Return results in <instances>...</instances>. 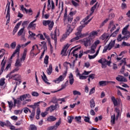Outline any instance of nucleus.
Returning a JSON list of instances; mask_svg holds the SVG:
<instances>
[{
	"label": "nucleus",
	"mask_w": 130,
	"mask_h": 130,
	"mask_svg": "<svg viewBox=\"0 0 130 130\" xmlns=\"http://www.w3.org/2000/svg\"><path fill=\"white\" fill-rule=\"evenodd\" d=\"M81 42L83 44L85 47H88V46H90L93 42V38H92L91 35H89L88 37L81 40Z\"/></svg>",
	"instance_id": "1"
},
{
	"label": "nucleus",
	"mask_w": 130,
	"mask_h": 130,
	"mask_svg": "<svg viewBox=\"0 0 130 130\" xmlns=\"http://www.w3.org/2000/svg\"><path fill=\"white\" fill-rule=\"evenodd\" d=\"M43 25L45 26L48 25V29L49 30V31H51V30H52V28H53L54 22H53V21L51 20H43Z\"/></svg>",
	"instance_id": "2"
},
{
	"label": "nucleus",
	"mask_w": 130,
	"mask_h": 130,
	"mask_svg": "<svg viewBox=\"0 0 130 130\" xmlns=\"http://www.w3.org/2000/svg\"><path fill=\"white\" fill-rule=\"evenodd\" d=\"M98 62L99 63H101L102 68H105L106 67V64L107 66H110V63H111V61L107 60L106 59L102 58L100 60H98Z\"/></svg>",
	"instance_id": "3"
},
{
	"label": "nucleus",
	"mask_w": 130,
	"mask_h": 130,
	"mask_svg": "<svg viewBox=\"0 0 130 130\" xmlns=\"http://www.w3.org/2000/svg\"><path fill=\"white\" fill-rule=\"evenodd\" d=\"M58 107H59L58 104H55V105H52L46 109V111H50L51 113L53 112V111L56 110V109L58 108Z\"/></svg>",
	"instance_id": "4"
},
{
	"label": "nucleus",
	"mask_w": 130,
	"mask_h": 130,
	"mask_svg": "<svg viewBox=\"0 0 130 130\" xmlns=\"http://www.w3.org/2000/svg\"><path fill=\"white\" fill-rule=\"evenodd\" d=\"M21 49V45H17L15 50L13 52V54L11 56L10 58L12 59L13 57H15V55H16V53L19 55L20 53V49Z\"/></svg>",
	"instance_id": "5"
},
{
	"label": "nucleus",
	"mask_w": 130,
	"mask_h": 130,
	"mask_svg": "<svg viewBox=\"0 0 130 130\" xmlns=\"http://www.w3.org/2000/svg\"><path fill=\"white\" fill-rule=\"evenodd\" d=\"M110 29V32L112 33V32H113L115 29H116V26H115V25H114V22L113 20L111 21L110 22V24L108 26V29Z\"/></svg>",
	"instance_id": "6"
},
{
	"label": "nucleus",
	"mask_w": 130,
	"mask_h": 130,
	"mask_svg": "<svg viewBox=\"0 0 130 130\" xmlns=\"http://www.w3.org/2000/svg\"><path fill=\"white\" fill-rule=\"evenodd\" d=\"M84 27H85V24L80 25L77 28L78 32H77L75 34V35H76V36H78V37H79V39L81 37V34H82V33H81V32H82V30L83 29V28H84Z\"/></svg>",
	"instance_id": "7"
},
{
	"label": "nucleus",
	"mask_w": 130,
	"mask_h": 130,
	"mask_svg": "<svg viewBox=\"0 0 130 130\" xmlns=\"http://www.w3.org/2000/svg\"><path fill=\"white\" fill-rule=\"evenodd\" d=\"M51 38L54 40L55 45L57 43V36L56 35V29L54 30V34H51Z\"/></svg>",
	"instance_id": "8"
},
{
	"label": "nucleus",
	"mask_w": 130,
	"mask_h": 130,
	"mask_svg": "<svg viewBox=\"0 0 130 130\" xmlns=\"http://www.w3.org/2000/svg\"><path fill=\"white\" fill-rule=\"evenodd\" d=\"M27 52H28V50H27V49H24L23 53L20 59L21 61H25L26 59V56H27Z\"/></svg>",
	"instance_id": "9"
},
{
	"label": "nucleus",
	"mask_w": 130,
	"mask_h": 130,
	"mask_svg": "<svg viewBox=\"0 0 130 130\" xmlns=\"http://www.w3.org/2000/svg\"><path fill=\"white\" fill-rule=\"evenodd\" d=\"M116 80L118 82H127V79H126L125 77L122 76H119V77H116Z\"/></svg>",
	"instance_id": "10"
},
{
	"label": "nucleus",
	"mask_w": 130,
	"mask_h": 130,
	"mask_svg": "<svg viewBox=\"0 0 130 130\" xmlns=\"http://www.w3.org/2000/svg\"><path fill=\"white\" fill-rule=\"evenodd\" d=\"M64 80V78L62 75H60L58 78L56 79L53 81L56 84H59L60 82H62Z\"/></svg>",
	"instance_id": "11"
},
{
	"label": "nucleus",
	"mask_w": 130,
	"mask_h": 130,
	"mask_svg": "<svg viewBox=\"0 0 130 130\" xmlns=\"http://www.w3.org/2000/svg\"><path fill=\"white\" fill-rule=\"evenodd\" d=\"M69 47H70V45L69 44H67L66 45H65L61 51V54L64 55Z\"/></svg>",
	"instance_id": "12"
},
{
	"label": "nucleus",
	"mask_w": 130,
	"mask_h": 130,
	"mask_svg": "<svg viewBox=\"0 0 130 130\" xmlns=\"http://www.w3.org/2000/svg\"><path fill=\"white\" fill-rule=\"evenodd\" d=\"M39 104H40V102L35 103L34 105H27V107H30V108H32V110H36V107L39 106Z\"/></svg>",
	"instance_id": "13"
},
{
	"label": "nucleus",
	"mask_w": 130,
	"mask_h": 130,
	"mask_svg": "<svg viewBox=\"0 0 130 130\" xmlns=\"http://www.w3.org/2000/svg\"><path fill=\"white\" fill-rule=\"evenodd\" d=\"M69 78V83L70 85H73V84H74V82H75V79H74V75H73V73L70 74Z\"/></svg>",
	"instance_id": "14"
},
{
	"label": "nucleus",
	"mask_w": 130,
	"mask_h": 130,
	"mask_svg": "<svg viewBox=\"0 0 130 130\" xmlns=\"http://www.w3.org/2000/svg\"><path fill=\"white\" fill-rule=\"evenodd\" d=\"M32 29V30H35L36 29V24L30 22L27 27V29Z\"/></svg>",
	"instance_id": "15"
},
{
	"label": "nucleus",
	"mask_w": 130,
	"mask_h": 130,
	"mask_svg": "<svg viewBox=\"0 0 130 130\" xmlns=\"http://www.w3.org/2000/svg\"><path fill=\"white\" fill-rule=\"evenodd\" d=\"M27 97L28 98H30V97H31V95H30V94H23L22 95L20 96L19 99L21 101H24V99H26V98H27Z\"/></svg>",
	"instance_id": "16"
},
{
	"label": "nucleus",
	"mask_w": 130,
	"mask_h": 130,
	"mask_svg": "<svg viewBox=\"0 0 130 130\" xmlns=\"http://www.w3.org/2000/svg\"><path fill=\"white\" fill-rule=\"evenodd\" d=\"M111 99L114 104V106H117L118 105V102L115 99V97L112 96H111Z\"/></svg>",
	"instance_id": "17"
},
{
	"label": "nucleus",
	"mask_w": 130,
	"mask_h": 130,
	"mask_svg": "<svg viewBox=\"0 0 130 130\" xmlns=\"http://www.w3.org/2000/svg\"><path fill=\"white\" fill-rule=\"evenodd\" d=\"M43 76H42V77L44 82H45V83H46V84H47V85H50V83L47 82L48 80H47V77H46V75H45L44 72H43Z\"/></svg>",
	"instance_id": "18"
},
{
	"label": "nucleus",
	"mask_w": 130,
	"mask_h": 130,
	"mask_svg": "<svg viewBox=\"0 0 130 130\" xmlns=\"http://www.w3.org/2000/svg\"><path fill=\"white\" fill-rule=\"evenodd\" d=\"M47 73L48 75H50L52 74V64H50L49 66V68L47 70Z\"/></svg>",
	"instance_id": "19"
},
{
	"label": "nucleus",
	"mask_w": 130,
	"mask_h": 130,
	"mask_svg": "<svg viewBox=\"0 0 130 130\" xmlns=\"http://www.w3.org/2000/svg\"><path fill=\"white\" fill-rule=\"evenodd\" d=\"M47 121H50V122H51L52 121H55L56 120V117L53 116H50L47 119Z\"/></svg>",
	"instance_id": "20"
},
{
	"label": "nucleus",
	"mask_w": 130,
	"mask_h": 130,
	"mask_svg": "<svg viewBox=\"0 0 130 130\" xmlns=\"http://www.w3.org/2000/svg\"><path fill=\"white\" fill-rule=\"evenodd\" d=\"M11 78H15L14 80L15 81H18V80L20 79L21 78V76H20L19 74H15V75H12L11 76Z\"/></svg>",
	"instance_id": "21"
},
{
	"label": "nucleus",
	"mask_w": 130,
	"mask_h": 130,
	"mask_svg": "<svg viewBox=\"0 0 130 130\" xmlns=\"http://www.w3.org/2000/svg\"><path fill=\"white\" fill-rule=\"evenodd\" d=\"M90 107L92 109H93V108H95V101H94L93 99H91L90 101Z\"/></svg>",
	"instance_id": "22"
},
{
	"label": "nucleus",
	"mask_w": 130,
	"mask_h": 130,
	"mask_svg": "<svg viewBox=\"0 0 130 130\" xmlns=\"http://www.w3.org/2000/svg\"><path fill=\"white\" fill-rule=\"evenodd\" d=\"M115 44V41H113L112 42H110L108 45V46L109 48V50H110L113 47H114V45Z\"/></svg>",
	"instance_id": "23"
},
{
	"label": "nucleus",
	"mask_w": 130,
	"mask_h": 130,
	"mask_svg": "<svg viewBox=\"0 0 130 130\" xmlns=\"http://www.w3.org/2000/svg\"><path fill=\"white\" fill-rule=\"evenodd\" d=\"M7 6H8V8H7V15H6V18H8V19H10L11 18V15L10 14V4H9L8 5L7 4Z\"/></svg>",
	"instance_id": "24"
},
{
	"label": "nucleus",
	"mask_w": 130,
	"mask_h": 130,
	"mask_svg": "<svg viewBox=\"0 0 130 130\" xmlns=\"http://www.w3.org/2000/svg\"><path fill=\"white\" fill-rule=\"evenodd\" d=\"M124 36V37L125 38V39H128V38H129L130 37V32L129 31H126L124 34H122Z\"/></svg>",
	"instance_id": "25"
},
{
	"label": "nucleus",
	"mask_w": 130,
	"mask_h": 130,
	"mask_svg": "<svg viewBox=\"0 0 130 130\" xmlns=\"http://www.w3.org/2000/svg\"><path fill=\"white\" fill-rule=\"evenodd\" d=\"M108 82L106 81H101L99 82V84L100 86H106V85H108Z\"/></svg>",
	"instance_id": "26"
},
{
	"label": "nucleus",
	"mask_w": 130,
	"mask_h": 130,
	"mask_svg": "<svg viewBox=\"0 0 130 130\" xmlns=\"http://www.w3.org/2000/svg\"><path fill=\"white\" fill-rule=\"evenodd\" d=\"M5 57H4V58L2 60V62H1V69H3V70H5V67H6V60H5Z\"/></svg>",
	"instance_id": "27"
},
{
	"label": "nucleus",
	"mask_w": 130,
	"mask_h": 130,
	"mask_svg": "<svg viewBox=\"0 0 130 130\" xmlns=\"http://www.w3.org/2000/svg\"><path fill=\"white\" fill-rule=\"evenodd\" d=\"M68 19V10L67 8L65 9V12L63 16V21L64 22H66L67 21V19Z\"/></svg>",
	"instance_id": "28"
},
{
	"label": "nucleus",
	"mask_w": 130,
	"mask_h": 130,
	"mask_svg": "<svg viewBox=\"0 0 130 130\" xmlns=\"http://www.w3.org/2000/svg\"><path fill=\"white\" fill-rule=\"evenodd\" d=\"M15 66V67H22V63H21V61L19 59H17Z\"/></svg>",
	"instance_id": "29"
},
{
	"label": "nucleus",
	"mask_w": 130,
	"mask_h": 130,
	"mask_svg": "<svg viewBox=\"0 0 130 130\" xmlns=\"http://www.w3.org/2000/svg\"><path fill=\"white\" fill-rule=\"evenodd\" d=\"M81 119H82V117L81 116L75 117V120L77 121L78 123H81V122H82Z\"/></svg>",
	"instance_id": "30"
},
{
	"label": "nucleus",
	"mask_w": 130,
	"mask_h": 130,
	"mask_svg": "<svg viewBox=\"0 0 130 130\" xmlns=\"http://www.w3.org/2000/svg\"><path fill=\"white\" fill-rule=\"evenodd\" d=\"M115 110L116 112L117 113L116 118H118V117H119V116L121 115V113H120V110H119V108H116Z\"/></svg>",
	"instance_id": "31"
},
{
	"label": "nucleus",
	"mask_w": 130,
	"mask_h": 130,
	"mask_svg": "<svg viewBox=\"0 0 130 130\" xmlns=\"http://www.w3.org/2000/svg\"><path fill=\"white\" fill-rule=\"evenodd\" d=\"M8 105H9V107L10 108V110L11 111V110H12V109H13V107L14 106V103H13L12 101H8Z\"/></svg>",
	"instance_id": "32"
},
{
	"label": "nucleus",
	"mask_w": 130,
	"mask_h": 130,
	"mask_svg": "<svg viewBox=\"0 0 130 130\" xmlns=\"http://www.w3.org/2000/svg\"><path fill=\"white\" fill-rule=\"evenodd\" d=\"M99 44H100V41H99V40H98L94 42V43L91 46L96 48Z\"/></svg>",
	"instance_id": "33"
},
{
	"label": "nucleus",
	"mask_w": 130,
	"mask_h": 130,
	"mask_svg": "<svg viewBox=\"0 0 130 130\" xmlns=\"http://www.w3.org/2000/svg\"><path fill=\"white\" fill-rule=\"evenodd\" d=\"M128 27H129V25L128 24L127 25L125 26V27H124L122 31V34H124L125 33V32H127V29L128 28Z\"/></svg>",
	"instance_id": "34"
},
{
	"label": "nucleus",
	"mask_w": 130,
	"mask_h": 130,
	"mask_svg": "<svg viewBox=\"0 0 130 130\" xmlns=\"http://www.w3.org/2000/svg\"><path fill=\"white\" fill-rule=\"evenodd\" d=\"M35 111L36 110H32V112L30 114V115L29 116L30 119H33L34 118V116H35Z\"/></svg>",
	"instance_id": "35"
},
{
	"label": "nucleus",
	"mask_w": 130,
	"mask_h": 130,
	"mask_svg": "<svg viewBox=\"0 0 130 130\" xmlns=\"http://www.w3.org/2000/svg\"><path fill=\"white\" fill-rule=\"evenodd\" d=\"M17 46V43L16 42H13L10 44V47L12 49H15Z\"/></svg>",
	"instance_id": "36"
},
{
	"label": "nucleus",
	"mask_w": 130,
	"mask_h": 130,
	"mask_svg": "<svg viewBox=\"0 0 130 130\" xmlns=\"http://www.w3.org/2000/svg\"><path fill=\"white\" fill-rule=\"evenodd\" d=\"M6 50L5 49H2L0 50V59L5 55Z\"/></svg>",
	"instance_id": "37"
},
{
	"label": "nucleus",
	"mask_w": 130,
	"mask_h": 130,
	"mask_svg": "<svg viewBox=\"0 0 130 130\" xmlns=\"http://www.w3.org/2000/svg\"><path fill=\"white\" fill-rule=\"evenodd\" d=\"M123 39H125L124 36L122 37L121 34H119L117 37V41H118V42L121 41V40H123Z\"/></svg>",
	"instance_id": "38"
},
{
	"label": "nucleus",
	"mask_w": 130,
	"mask_h": 130,
	"mask_svg": "<svg viewBox=\"0 0 130 130\" xmlns=\"http://www.w3.org/2000/svg\"><path fill=\"white\" fill-rule=\"evenodd\" d=\"M49 58V56L48 55H46L45 58L44 59V62L45 64H48V59Z\"/></svg>",
	"instance_id": "39"
},
{
	"label": "nucleus",
	"mask_w": 130,
	"mask_h": 130,
	"mask_svg": "<svg viewBox=\"0 0 130 130\" xmlns=\"http://www.w3.org/2000/svg\"><path fill=\"white\" fill-rule=\"evenodd\" d=\"M24 29H25V27H23V28H22L21 29L19 30L17 34L18 36H21V35L23 34V32H24Z\"/></svg>",
	"instance_id": "40"
},
{
	"label": "nucleus",
	"mask_w": 130,
	"mask_h": 130,
	"mask_svg": "<svg viewBox=\"0 0 130 130\" xmlns=\"http://www.w3.org/2000/svg\"><path fill=\"white\" fill-rule=\"evenodd\" d=\"M80 39V37L76 36V37L73 38L70 41V43H72V42H75V41H77V40H79Z\"/></svg>",
	"instance_id": "41"
},
{
	"label": "nucleus",
	"mask_w": 130,
	"mask_h": 130,
	"mask_svg": "<svg viewBox=\"0 0 130 130\" xmlns=\"http://www.w3.org/2000/svg\"><path fill=\"white\" fill-rule=\"evenodd\" d=\"M97 5H98V2H96L95 5L91 7L90 11L91 12H92V13H94L95 10L96 9V8H97Z\"/></svg>",
	"instance_id": "42"
},
{
	"label": "nucleus",
	"mask_w": 130,
	"mask_h": 130,
	"mask_svg": "<svg viewBox=\"0 0 130 130\" xmlns=\"http://www.w3.org/2000/svg\"><path fill=\"white\" fill-rule=\"evenodd\" d=\"M5 81H6V79L5 78H1L0 79V86H4V85L6 84V82H5Z\"/></svg>",
	"instance_id": "43"
},
{
	"label": "nucleus",
	"mask_w": 130,
	"mask_h": 130,
	"mask_svg": "<svg viewBox=\"0 0 130 130\" xmlns=\"http://www.w3.org/2000/svg\"><path fill=\"white\" fill-rule=\"evenodd\" d=\"M29 23H30V21H29V20L23 21L22 23V26L23 28H24V27H25V26H27Z\"/></svg>",
	"instance_id": "44"
},
{
	"label": "nucleus",
	"mask_w": 130,
	"mask_h": 130,
	"mask_svg": "<svg viewBox=\"0 0 130 130\" xmlns=\"http://www.w3.org/2000/svg\"><path fill=\"white\" fill-rule=\"evenodd\" d=\"M74 117L73 116H69L68 117V123H71L73 121V119H74Z\"/></svg>",
	"instance_id": "45"
},
{
	"label": "nucleus",
	"mask_w": 130,
	"mask_h": 130,
	"mask_svg": "<svg viewBox=\"0 0 130 130\" xmlns=\"http://www.w3.org/2000/svg\"><path fill=\"white\" fill-rule=\"evenodd\" d=\"M72 32H73V28H71V27H69V29L67 30L66 32V35H70V34H71Z\"/></svg>",
	"instance_id": "46"
},
{
	"label": "nucleus",
	"mask_w": 130,
	"mask_h": 130,
	"mask_svg": "<svg viewBox=\"0 0 130 130\" xmlns=\"http://www.w3.org/2000/svg\"><path fill=\"white\" fill-rule=\"evenodd\" d=\"M84 120L85 122H88V123H92V122H90V117H84Z\"/></svg>",
	"instance_id": "47"
},
{
	"label": "nucleus",
	"mask_w": 130,
	"mask_h": 130,
	"mask_svg": "<svg viewBox=\"0 0 130 130\" xmlns=\"http://www.w3.org/2000/svg\"><path fill=\"white\" fill-rule=\"evenodd\" d=\"M61 123V121H60V120H59L58 121L55 123V125H54V126H55V129L57 128V127H58V126L60 125Z\"/></svg>",
	"instance_id": "48"
},
{
	"label": "nucleus",
	"mask_w": 130,
	"mask_h": 130,
	"mask_svg": "<svg viewBox=\"0 0 130 130\" xmlns=\"http://www.w3.org/2000/svg\"><path fill=\"white\" fill-rule=\"evenodd\" d=\"M73 16H70L68 15V17H67V19H68V23H72V22L73 21Z\"/></svg>",
	"instance_id": "49"
},
{
	"label": "nucleus",
	"mask_w": 130,
	"mask_h": 130,
	"mask_svg": "<svg viewBox=\"0 0 130 130\" xmlns=\"http://www.w3.org/2000/svg\"><path fill=\"white\" fill-rule=\"evenodd\" d=\"M111 118H112V119H111V121L112 123H113V124H114L115 123V114H114L113 116H112Z\"/></svg>",
	"instance_id": "50"
},
{
	"label": "nucleus",
	"mask_w": 130,
	"mask_h": 130,
	"mask_svg": "<svg viewBox=\"0 0 130 130\" xmlns=\"http://www.w3.org/2000/svg\"><path fill=\"white\" fill-rule=\"evenodd\" d=\"M11 66H12V64L10 63L8 64H7L5 69H4L5 72H8L9 69L11 68Z\"/></svg>",
	"instance_id": "51"
},
{
	"label": "nucleus",
	"mask_w": 130,
	"mask_h": 130,
	"mask_svg": "<svg viewBox=\"0 0 130 130\" xmlns=\"http://www.w3.org/2000/svg\"><path fill=\"white\" fill-rule=\"evenodd\" d=\"M30 129L31 130H37V127L34 124H31L30 125Z\"/></svg>",
	"instance_id": "52"
},
{
	"label": "nucleus",
	"mask_w": 130,
	"mask_h": 130,
	"mask_svg": "<svg viewBox=\"0 0 130 130\" xmlns=\"http://www.w3.org/2000/svg\"><path fill=\"white\" fill-rule=\"evenodd\" d=\"M32 96H34L35 97H38L39 96V93L36 91H32L31 92Z\"/></svg>",
	"instance_id": "53"
},
{
	"label": "nucleus",
	"mask_w": 130,
	"mask_h": 130,
	"mask_svg": "<svg viewBox=\"0 0 130 130\" xmlns=\"http://www.w3.org/2000/svg\"><path fill=\"white\" fill-rule=\"evenodd\" d=\"M28 34L29 35V36L30 37H35V36H36V34L33 33L32 31H31L30 30L28 31Z\"/></svg>",
	"instance_id": "54"
},
{
	"label": "nucleus",
	"mask_w": 130,
	"mask_h": 130,
	"mask_svg": "<svg viewBox=\"0 0 130 130\" xmlns=\"http://www.w3.org/2000/svg\"><path fill=\"white\" fill-rule=\"evenodd\" d=\"M108 50H109V47H108V46L104 47L103 53H105V52H106Z\"/></svg>",
	"instance_id": "55"
},
{
	"label": "nucleus",
	"mask_w": 130,
	"mask_h": 130,
	"mask_svg": "<svg viewBox=\"0 0 130 130\" xmlns=\"http://www.w3.org/2000/svg\"><path fill=\"white\" fill-rule=\"evenodd\" d=\"M88 78V76H84V75H81V76H80L79 79L80 80H86Z\"/></svg>",
	"instance_id": "56"
},
{
	"label": "nucleus",
	"mask_w": 130,
	"mask_h": 130,
	"mask_svg": "<svg viewBox=\"0 0 130 130\" xmlns=\"http://www.w3.org/2000/svg\"><path fill=\"white\" fill-rule=\"evenodd\" d=\"M93 93H95V87H93L90 89L89 95H92V94H93Z\"/></svg>",
	"instance_id": "57"
},
{
	"label": "nucleus",
	"mask_w": 130,
	"mask_h": 130,
	"mask_svg": "<svg viewBox=\"0 0 130 130\" xmlns=\"http://www.w3.org/2000/svg\"><path fill=\"white\" fill-rule=\"evenodd\" d=\"M114 17H115V14H114V13H111L109 15V20H111V19H113V18H114Z\"/></svg>",
	"instance_id": "58"
},
{
	"label": "nucleus",
	"mask_w": 130,
	"mask_h": 130,
	"mask_svg": "<svg viewBox=\"0 0 130 130\" xmlns=\"http://www.w3.org/2000/svg\"><path fill=\"white\" fill-rule=\"evenodd\" d=\"M51 102H52V103H54V104L57 103V99H56V98L54 97L52 99Z\"/></svg>",
	"instance_id": "59"
},
{
	"label": "nucleus",
	"mask_w": 130,
	"mask_h": 130,
	"mask_svg": "<svg viewBox=\"0 0 130 130\" xmlns=\"http://www.w3.org/2000/svg\"><path fill=\"white\" fill-rule=\"evenodd\" d=\"M50 8H51V4H50V0H48V5H47L48 11L50 10Z\"/></svg>",
	"instance_id": "60"
},
{
	"label": "nucleus",
	"mask_w": 130,
	"mask_h": 130,
	"mask_svg": "<svg viewBox=\"0 0 130 130\" xmlns=\"http://www.w3.org/2000/svg\"><path fill=\"white\" fill-rule=\"evenodd\" d=\"M12 125V123H11L9 120L6 121V122L5 123V126H7V127H10Z\"/></svg>",
	"instance_id": "61"
},
{
	"label": "nucleus",
	"mask_w": 130,
	"mask_h": 130,
	"mask_svg": "<svg viewBox=\"0 0 130 130\" xmlns=\"http://www.w3.org/2000/svg\"><path fill=\"white\" fill-rule=\"evenodd\" d=\"M97 34H98V32L93 30L91 32V33L89 35H91V37H92V36H95V35H97Z\"/></svg>",
	"instance_id": "62"
},
{
	"label": "nucleus",
	"mask_w": 130,
	"mask_h": 130,
	"mask_svg": "<svg viewBox=\"0 0 130 130\" xmlns=\"http://www.w3.org/2000/svg\"><path fill=\"white\" fill-rule=\"evenodd\" d=\"M73 95H81V93L80 92V91H78V90H74L73 91Z\"/></svg>",
	"instance_id": "63"
},
{
	"label": "nucleus",
	"mask_w": 130,
	"mask_h": 130,
	"mask_svg": "<svg viewBox=\"0 0 130 130\" xmlns=\"http://www.w3.org/2000/svg\"><path fill=\"white\" fill-rule=\"evenodd\" d=\"M95 49H96V48H95V47H94L91 46V51H90V53H91V54L94 53L95 52Z\"/></svg>",
	"instance_id": "64"
}]
</instances>
